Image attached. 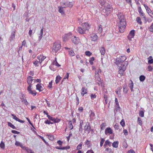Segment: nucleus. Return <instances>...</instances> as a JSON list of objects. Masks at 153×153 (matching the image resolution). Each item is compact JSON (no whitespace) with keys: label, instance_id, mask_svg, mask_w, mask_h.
<instances>
[{"label":"nucleus","instance_id":"f257e3e1","mask_svg":"<svg viewBox=\"0 0 153 153\" xmlns=\"http://www.w3.org/2000/svg\"><path fill=\"white\" fill-rule=\"evenodd\" d=\"M125 64H121L120 66H118L119 71H118V74L117 76L118 77H120L123 75V73L126 69L127 65H126L125 64H128V62L126 61L125 62Z\"/></svg>","mask_w":153,"mask_h":153},{"label":"nucleus","instance_id":"f03ea898","mask_svg":"<svg viewBox=\"0 0 153 153\" xmlns=\"http://www.w3.org/2000/svg\"><path fill=\"white\" fill-rule=\"evenodd\" d=\"M89 29V25L87 23H84L82 24V27H79L78 28V32L80 34L85 33L86 30Z\"/></svg>","mask_w":153,"mask_h":153},{"label":"nucleus","instance_id":"7ed1b4c3","mask_svg":"<svg viewBox=\"0 0 153 153\" xmlns=\"http://www.w3.org/2000/svg\"><path fill=\"white\" fill-rule=\"evenodd\" d=\"M103 8L102 11L105 13L106 15L108 16L110 13L111 11L112 10V8L110 4L108 3H105V5L103 6Z\"/></svg>","mask_w":153,"mask_h":153},{"label":"nucleus","instance_id":"20e7f679","mask_svg":"<svg viewBox=\"0 0 153 153\" xmlns=\"http://www.w3.org/2000/svg\"><path fill=\"white\" fill-rule=\"evenodd\" d=\"M126 59V57L125 56H120L117 57L115 59V63L118 66L121 65V64H124L123 63Z\"/></svg>","mask_w":153,"mask_h":153},{"label":"nucleus","instance_id":"39448f33","mask_svg":"<svg viewBox=\"0 0 153 153\" xmlns=\"http://www.w3.org/2000/svg\"><path fill=\"white\" fill-rule=\"evenodd\" d=\"M60 4L64 8L67 7H72L73 5L72 2H70L68 1L64 2H61Z\"/></svg>","mask_w":153,"mask_h":153},{"label":"nucleus","instance_id":"423d86ee","mask_svg":"<svg viewBox=\"0 0 153 153\" xmlns=\"http://www.w3.org/2000/svg\"><path fill=\"white\" fill-rule=\"evenodd\" d=\"M60 48V44L57 42H55L52 47L53 51L56 52L58 51Z\"/></svg>","mask_w":153,"mask_h":153},{"label":"nucleus","instance_id":"0eeeda50","mask_svg":"<svg viewBox=\"0 0 153 153\" xmlns=\"http://www.w3.org/2000/svg\"><path fill=\"white\" fill-rule=\"evenodd\" d=\"M134 32L135 30H132L129 32L128 35L127 37L129 41H131V39L134 37L135 35Z\"/></svg>","mask_w":153,"mask_h":153},{"label":"nucleus","instance_id":"6e6552de","mask_svg":"<svg viewBox=\"0 0 153 153\" xmlns=\"http://www.w3.org/2000/svg\"><path fill=\"white\" fill-rule=\"evenodd\" d=\"M71 41L74 44H77L79 42V39L77 37L75 36H73L71 37Z\"/></svg>","mask_w":153,"mask_h":153},{"label":"nucleus","instance_id":"1a4fd4ad","mask_svg":"<svg viewBox=\"0 0 153 153\" xmlns=\"http://www.w3.org/2000/svg\"><path fill=\"white\" fill-rule=\"evenodd\" d=\"M91 126L89 123L87 122L84 127V130L85 131H88L89 133L90 131Z\"/></svg>","mask_w":153,"mask_h":153},{"label":"nucleus","instance_id":"9d476101","mask_svg":"<svg viewBox=\"0 0 153 153\" xmlns=\"http://www.w3.org/2000/svg\"><path fill=\"white\" fill-rule=\"evenodd\" d=\"M117 16L118 18L119 19V21H121L122 20H125L124 16L123 15L122 13H118Z\"/></svg>","mask_w":153,"mask_h":153},{"label":"nucleus","instance_id":"9b49d317","mask_svg":"<svg viewBox=\"0 0 153 153\" xmlns=\"http://www.w3.org/2000/svg\"><path fill=\"white\" fill-rule=\"evenodd\" d=\"M138 11L140 13V15L142 17H143V18L145 19H146V17L144 15V13L143 12V11L141 9V7H140L138 8Z\"/></svg>","mask_w":153,"mask_h":153},{"label":"nucleus","instance_id":"f8f14e48","mask_svg":"<svg viewBox=\"0 0 153 153\" xmlns=\"http://www.w3.org/2000/svg\"><path fill=\"white\" fill-rule=\"evenodd\" d=\"M15 32L13 31L11 33V36L9 38V40L10 42H12L15 38Z\"/></svg>","mask_w":153,"mask_h":153},{"label":"nucleus","instance_id":"ddd939ff","mask_svg":"<svg viewBox=\"0 0 153 153\" xmlns=\"http://www.w3.org/2000/svg\"><path fill=\"white\" fill-rule=\"evenodd\" d=\"M71 35V33H70L65 34L62 37L63 41H66Z\"/></svg>","mask_w":153,"mask_h":153},{"label":"nucleus","instance_id":"4468645a","mask_svg":"<svg viewBox=\"0 0 153 153\" xmlns=\"http://www.w3.org/2000/svg\"><path fill=\"white\" fill-rule=\"evenodd\" d=\"M91 40L94 42L97 41L98 38V36L96 34H92L90 36Z\"/></svg>","mask_w":153,"mask_h":153},{"label":"nucleus","instance_id":"2eb2a0df","mask_svg":"<svg viewBox=\"0 0 153 153\" xmlns=\"http://www.w3.org/2000/svg\"><path fill=\"white\" fill-rule=\"evenodd\" d=\"M113 131L111 128L110 127H108L105 130V134L106 135L108 134H112Z\"/></svg>","mask_w":153,"mask_h":153},{"label":"nucleus","instance_id":"dca6fc26","mask_svg":"<svg viewBox=\"0 0 153 153\" xmlns=\"http://www.w3.org/2000/svg\"><path fill=\"white\" fill-rule=\"evenodd\" d=\"M119 26H122L123 27H126V23L125 20H122L119 21V23L118 24Z\"/></svg>","mask_w":153,"mask_h":153},{"label":"nucleus","instance_id":"f3484780","mask_svg":"<svg viewBox=\"0 0 153 153\" xmlns=\"http://www.w3.org/2000/svg\"><path fill=\"white\" fill-rule=\"evenodd\" d=\"M41 84H38L36 86V89L38 90L39 91H41L44 89L43 88L41 85Z\"/></svg>","mask_w":153,"mask_h":153},{"label":"nucleus","instance_id":"a211bd4d","mask_svg":"<svg viewBox=\"0 0 153 153\" xmlns=\"http://www.w3.org/2000/svg\"><path fill=\"white\" fill-rule=\"evenodd\" d=\"M87 93V89L85 87H82L81 90V94L82 96Z\"/></svg>","mask_w":153,"mask_h":153},{"label":"nucleus","instance_id":"6ab92c4d","mask_svg":"<svg viewBox=\"0 0 153 153\" xmlns=\"http://www.w3.org/2000/svg\"><path fill=\"white\" fill-rule=\"evenodd\" d=\"M34 79L33 78V77L29 76L27 78V82L28 84H31L32 81Z\"/></svg>","mask_w":153,"mask_h":153},{"label":"nucleus","instance_id":"aec40b11","mask_svg":"<svg viewBox=\"0 0 153 153\" xmlns=\"http://www.w3.org/2000/svg\"><path fill=\"white\" fill-rule=\"evenodd\" d=\"M128 85V86L130 88L131 91H133V82L131 80H130L129 82V83Z\"/></svg>","mask_w":153,"mask_h":153},{"label":"nucleus","instance_id":"412c9836","mask_svg":"<svg viewBox=\"0 0 153 153\" xmlns=\"http://www.w3.org/2000/svg\"><path fill=\"white\" fill-rule=\"evenodd\" d=\"M58 8L59 9L58 10L59 12L61 13L62 15L64 14H65V12L63 10V8H63L62 6H59L58 7Z\"/></svg>","mask_w":153,"mask_h":153},{"label":"nucleus","instance_id":"4be33fe9","mask_svg":"<svg viewBox=\"0 0 153 153\" xmlns=\"http://www.w3.org/2000/svg\"><path fill=\"white\" fill-rule=\"evenodd\" d=\"M100 51L102 55H104L105 52V48L104 47H102L100 48Z\"/></svg>","mask_w":153,"mask_h":153},{"label":"nucleus","instance_id":"5701e85b","mask_svg":"<svg viewBox=\"0 0 153 153\" xmlns=\"http://www.w3.org/2000/svg\"><path fill=\"white\" fill-rule=\"evenodd\" d=\"M115 110H114V112H115V111L116 112H117L120 111V107L118 104H116L115 105Z\"/></svg>","mask_w":153,"mask_h":153},{"label":"nucleus","instance_id":"b1692460","mask_svg":"<svg viewBox=\"0 0 153 153\" xmlns=\"http://www.w3.org/2000/svg\"><path fill=\"white\" fill-rule=\"evenodd\" d=\"M99 2L102 7L105 3H107L106 2V0H100Z\"/></svg>","mask_w":153,"mask_h":153},{"label":"nucleus","instance_id":"393cba45","mask_svg":"<svg viewBox=\"0 0 153 153\" xmlns=\"http://www.w3.org/2000/svg\"><path fill=\"white\" fill-rule=\"evenodd\" d=\"M43 31V28H42L41 29L40 33L39 34V40H40L42 37V35Z\"/></svg>","mask_w":153,"mask_h":153},{"label":"nucleus","instance_id":"a878e982","mask_svg":"<svg viewBox=\"0 0 153 153\" xmlns=\"http://www.w3.org/2000/svg\"><path fill=\"white\" fill-rule=\"evenodd\" d=\"M111 143L108 140H107L105 141L104 144V146L105 148L106 147L107 145H108L110 146L111 145Z\"/></svg>","mask_w":153,"mask_h":153},{"label":"nucleus","instance_id":"bb28decb","mask_svg":"<svg viewBox=\"0 0 153 153\" xmlns=\"http://www.w3.org/2000/svg\"><path fill=\"white\" fill-rule=\"evenodd\" d=\"M37 58L39 60H41V62H42L45 59L46 57L43 55H40L39 56H38Z\"/></svg>","mask_w":153,"mask_h":153},{"label":"nucleus","instance_id":"cd10ccee","mask_svg":"<svg viewBox=\"0 0 153 153\" xmlns=\"http://www.w3.org/2000/svg\"><path fill=\"white\" fill-rule=\"evenodd\" d=\"M62 78L59 75H58L56 76L55 82L56 84L58 83L59 81Z\"/></svg>","mask_w":153,"mask_h":153},{"label":"nucleus","instance_id":"c85d7f7f","mask_svg":"<svg viewBox=\"0 0 153 153\" xmlns=\"http://www.w3.org/2000/svg\"><path fill=\"white\" fill-rule=\"evenodd\" d=\"M119 31L121 33H122L125 30V28L126 27H123L122 26H119Z\"/></svg>","mask_w":153,"mask_h":153},{"label":"nucleus","instance_id":"c756f323","mask_svg":"<svg viewBox=\"0 0 153 153\" xmlns=\"http://www.w3.org/2000/svg\"><path fill=\"white\" fill-rule=\"evenodd\" d=\"M118 141H115L113 143L112 146L114 147L117 148L118 146Z\"/></svg>","mask_w":153,"mask_h":153},{"label":"nucleus","instance_id":"7c9ffc66","mask_svg":"<svg viewBox=\"0 0 153 153\" xmlns=\"http://www.w3.org/2000/svg\"><path fill=\"white\" fill-rule=\"evenodd\" d=\"M95 75H96V80H97L98 81H100L101 79L100 78V75L99 74L97 73V74L95 73Z\"/></svg>","mask_w":153,"mask_h":153},{"label":"nucleus","instance_id":"2f4dec72","mask_svg":"<svg viewBox=\"0 0 153 153\" xmlns=\"http://www.w3.org/2000/svg\"><path fill=\"white\" fill-rule=\"evenodd\" d=\"M148 63L150 64H152L153 63V59L152 56H150L148 58Z\"/></svg>","mask_w":153,"mask_h":153},{"label":"nucleus","instance_id":"473e14b6","mask_svg":"<svg viewBox=\"0 0 153 153\" xmlns=\"http://www.w3.org/2000/svg\"><path fill=\"white\" fill-rule=\"evenodd\" d=\"M146 77L144 75H141L139 77L140 80L141 82H143L145 79Z\"/></svg>","mask_w":153,"mask_h":153},{"label":"nucleus","instance_id":"72a5a7b5","mask_svg":"<svg viewBox=\"0 0 153 153\" xmlns=\"http://www.w3.org/2000/svg\"><path fill=\"white\" fill-rule=\"evenodd\" d=\"M29 94H31L33 96H35L37 94V93L35 90H31L30 91H29Z\"/></svg>","mask_w":153,"mask_h":153},{"label":"nucleus","instance_id":"f704fd0d","mask_svg":"<svg viewBox=\"0 0 153 153\" xmlns=\"http://www.w3.org/2000/svg\"><path fill=\"white\" fill-rule=\"evenodd\" d=\"M7 125L8 126H10L11 128H12L13 129H16L15 127L14 126V125H13L12 123H11L8 122H7Z\"/></svg>","mask_w":153,"mask_h":153},{"label":"nucleus","instance_id":"c9c22d12","mask_svg":"<svg viewBox=\"0 0 153 153\" xmlns=\"http://www.w3.org/2000/svg\"><path fill=\"white\" fill-rule=\"evenodd\" d=\"M102 31V26L101 25H99L98 27V32L99 33H101Z\"/></svg>","mask_w":153,"mask_h":153},{"label":"nucleus","instance_id":"e433bc0d","mask_svg":"<svg viewBox=\"0 0 153 153\" xmlns=\"http://www.w3.org/2000/svg\"><path fill=\"white\" fill-rule=\"evenodd\" d=\"M136 21L137 22L139 23L140 25L142 24V22L141 21V19L139 17H138L136 18Z\"/></svg>","mask_w":153,"mask_h":153},{"label":"nucleus","instance_id":"4c0bfd02","mask_svg":"<svg viewBox=\"0 0 153 153\" xmlns=\"http://www.w3.org/2000/svg\"><path fill=\"white\" fill-rule=\"evenodd\" d=\"M48 138L49 140H54V138L53 136L51 134H49L48 135Z\"/></svg>","mask_w":153,"mask_h":153},{"label":"nucleus","instance_id":"58836bf2","mask_svg":"<svg viewBox=\"0 0 153 153\" xmlns=\"http://www.w3.org/2000/svg\"><path fill=\"white\" fill-rule=\"evenodd\" d=\"M68 125L69 126V128H70V130H72L73 128V126L72 124L71 121H70L68 123Z\"/></svg>","mask_w":153,"mask_h":153},{"label":"nucleus","instance_id":"ea45409f","mask_svg":"<svg viewBox=\"0 0 153 153\" xmlns=\"http://www.w3.org/2000/svg\"><path fill=\"white\" fill-rule=\"evenodd\" d=\"M82 143H80L77 146L76 148L77 149H81L82 148Z\"/></svg>","mask_w":153,"mask_h":153},{"label":"nucleus","instance_id":"a19ab883","mask_svg":"<svg viewBox=\"0 0 153 153\" xmlns=\"http://www.w3.org/2000/svg\"><path fill=\"white\" fill-rule=\"evenodd\" d=\"M101 141L100 142V147L102 146H103V144L105 141V139L102 138H101Z\"/></svg>","mask_w":153,"mask_h":153},{"label":"nucleus","instance_id":"79ce46f5","mask_svg":"<svg viewBox=\"0 0 153 153\" xmlns=\"http://www.w3.org/2000/svg\"><path fill=\"white\" fill-rule=\"evenodd\" d=\"M139 115L141 117H143L144 116V112L143 111H140L139 113Z\"/></svg>","mask_w":153,"mask_h":153},{"label":"nucleus","instance_id":"37998d69","mask_svg":"<svg viewBox=\"0 0 153 153\" xmlns=\"http://www.w3.org/2000/svg\"><path fill=\"white\" fill-rule=\"evenodd\" d=\"M53 64L54 65H55L57 66V67H59L60 66V65H59L57 62L56 61V59L55 61H54L53 62Z\"/></svg>","mask_w":153,"mask_h":153},{"label":"nucleus","instance_id":"c03bdc74","mask_svg":"<svg viewBox=\"0 0 153 153\" xmlns=\"http://www.w3.org/2000/svg\"><path fill=\"white\" fill-rule=\"evenodd\" d=\"M96 96L95 94H92L91 95V97L92 100H93L96 97Z\"/></svg>","mask_w":153,"mask_h":153},{"label":"nucleus","instance_id":"a18cd8bd","mask_svg":"<svg viewBox=\"0 0 153 153\" xmlns=\"http://www.w3.org/2000/svg\"><path fill=\"white\" fill-rule=\"evenodd\" d=\"M40 138L43 140V141L45 142V144L47 145V146L49 145V144L48 143V142H46L45 139L42 136H40Z\"/></svg>","mask_w":153,"mask_h":153},{"label":"nucleus","instance_id":"49530a36","mask_svg":"<svg viewBox=\"0 0 153 153\" xmlns=\"http://www.w3.org/2000/svg\"><path fill=\"white\" fill-rule=\"evenodd\" d=\"M11 115L13 117V119H15L16 121H18V120H19V118L15 115V114H12Z\"/></svg>","mask_w":153,"mask_h":153},{"label":"nucleus","instance_id":"de8ad7c7","mask_svg":"<svg viewBox=\"0 0 153 153\" xmlns=\"http://www.w3.org/2000/svg\"><path fill=\"white\" fill-rule=\"evenodd\" d=\"M147 12L148 13L149 15L152 17V16L153 15V13H152L151 9L149 10V11H147Z\"/></svg>","mask_w":153,"mask_h":153},{"label":"nucleus","instance_id":"09e8293b","mask_svg":"<svg viewBox=\"0 0 153 153\" xmlns=\"http://www.w3.org/2000/svg\"><path fill=\"white\" fill-rule=\"evenodd\" d=\"M53 122L54 123H58L61 120L59 119L58 118H54V120Z\"/></svg>","mask_w":153,"mask_h":153},{"label":"nucleus","instance_id":"8fccbe9b","mask_svg":"<svg viewBox=\"0 0 153 153\" xmlns=\"http://www.w3.org/2000/svg\"><path fill=\"white\" fill-rule=\"evenodd\" d=\"M137 121L139 124L140 125H141L142 124V121L141 119L139 117H138Z\"/></svg>","mask_w":153,"mask_h":153},{"label":"nucleus","instance_id":"3c124183","mask_svg":"<svg viewBox=\"0 0 153 153\" xmlns=\"http://www.w3.org/2000/svg\"><path fill=\"white\" fill-rule=\"evenodd\" d=\"M85 54L86 55L88 56H90L91 55L92 53L89 51H87L85 52Z\"/></svg>","mask_w":153,"mask_h":153},{"label":"nucleus","instance_id":"603ef678","mask_svg":"<svg viewBox=\"0 0 153 153\" xmlns=\"http://www.w3.org/2000/svg\"><path fill=\"white\" fill-rule=\"evenodd\" d=\"M94 60V57H91L89 60V62L90 63V64L92 65H93V61Z\"/></svg>","mask_w":153,"mask_h":153},{"label":"nucleus","instance_id":"864d4df0","mask_svg":"<svg viewBox=\"0 0 153 153\" xmlns=\"http://www.w3.org/2000/svg\"><path fill=\"white\" fill-rule=\"evenodd\" d=\"M48 117L49 120L53 121V122H54V117H53L50 116V115L48 116Z\"/></svg>","mask_w":153,"mask_h":153},{"label":"nucleus","instance_id":"5fc2aeb1","mask_svg":"<svg viewBox=\"0 0 153 153\" xmlns=\"http://www.w3.org/2000/svg\"><path fill=\"white\" fill-rule=\"evenodd\" d=\"M120 124L123 127L124 126H125V122L124 120L123 119L122 120H121L120 122Z\"/></svg>","mask_w":153,"mask_h":153},{"label":"nucleus","instance_id":"6e6d98bb","mask_svg":"<svg viewBox=\"0 0 153 153\" xmlns=\"http://www.w3.org/2000/svg\"><path fill=\"white\" fill-rule=\"evenodd\" d=\"M149 30L150 32H153V23L149 28Z\"/></svg>","mask_w":153,"mask_h":153},{"label":"nucleus","instance_id":"4d7b16f0","mask_svg":"<svg viewBox=\"0 0 153 153\" xmlns=\"http://www.w3.org/2000/svg\"><path fill=\"white\" fill-rule=\"evenodd\" d=\"M5 146V145L4 143L2 141L0 144V147L1 148L4 149Z\"/></svg>","mask_w":153,"mask_h":153},{"label":"nucleus","instance_id":"13d9d810","mask_svg":"<svg viewBox=\"0 0 153 153\" xmlns=\"http://www.w3.org/2000/svg\"><path fill=\"white\" fill-rule=\"evenodd\" d=\"M106 123H102L101 125V129L102 130H103L105 127V126Z\"/></svg>","mask_w":153,"mask_h":153},{"label":"nucleus","instance_id":"bf43d9fd","mask_svg":"<svg viewBox=\"0 0 153 153\" xmlns=\"http://www.w3.org/2000/svg\"><path fill=\"white\" fill-rule=\"evenodd\" d=\"M29 85L27 87V90L29 92L32 90L31 87L32 85H31V84H29Z\"/></svg>","mask_w":153,"mask_h":153},{"label":"nucleus","instance_id":"052dcab7","mask_svg":"<svg viewBox=\"0 0 153 153\" xmlns=\"http://www.w3.org/2000/svg\"><path fill=\"white\" fill-rule=\"evenodd\" d=\"M70 54L72 56H74L75 55V53H74L73 50H71L70 52Z\"/></svg>","mask_w":153,"mask_h":153},{"label":"nucleus","instance_id":"680f3d73","mask_svg":"<svg viewBox=\"0 0 153 153\" xmlns=\"http://www.w3.org/2000/svg\"><path fill=\"white\" fill-rule=\"evenodd\" d=\"M90 141H89L88 140H87L86 142H85V145H87L88 146H90Z\"/></svg>","mask_w":153,"mask_h":153},{"label":"nucleus","instance_id":"e2e57ef3","mask_svg":"<svg viewBox=\"0 0 153 153\" xmlns=\"http://www.w3.org/2000/svg\"><path fill=\"white\" fill-rule=\"evenodd\" d=\"M148 71H151L153 69L152 66L151 65H149L148 67Z\"/></svg>","mask_w":153,"mask_h":153},{"label":"nucleus","instance_id":"0e129e2a","mask_svg":"<svg viewBox=\"0 0 153 153\" xmlns=\"http://www.w3.org/2000/svg\"><path fill=\"white\" fill-rule=\"evenodd\" d=\"M11 132L12 133H13V134H20V132H18L17 131H16V130H12V131H11Z\"/></svg>","mask_w":153,"mask_h":153},{"label":"nucleus","instance_id":"69168bd1","mask_svg":"<svg viewBox=\"0 0 153 153\" xmlns=\"http://www.w3.org/2000/svg\"><path fill=\"white\" fill-rule=\"evenodd\" d=\"M15 144L17 146H20L21 145H22V144L19 142L16 141L15 143Z\"/></svg>","mask_w":153,"mask_h":153},{"label":"nucleus","instance_id":"338daca9","mask_svg":"<svg viewBox=\"0 0 153 153\" xmlns=\"http://www.w3.org/2000/svg\"><path fill=\"white\" fill-rule=\"evenodd\" d=\"M39 62L37 61L36 60L35 61H34L33 62V64L35 65L36 66H38V65H37L39 63Z\"/></svg>","mask_w":153,"mask_h":153},{"label":"nucleus","instance_id":"774afa93","mask_svg":"<svg viewBox=\"0 0 153 153\" xmlns=\"http://www.w3.org/2000/svg\"><path fill=\"white\" fill-rule=\"evenodd\" d=\"M127 153H135V152L132 149H130L128 152Z\"/></svg>","mask_w":153,"mask_h":153}]
</instances>
